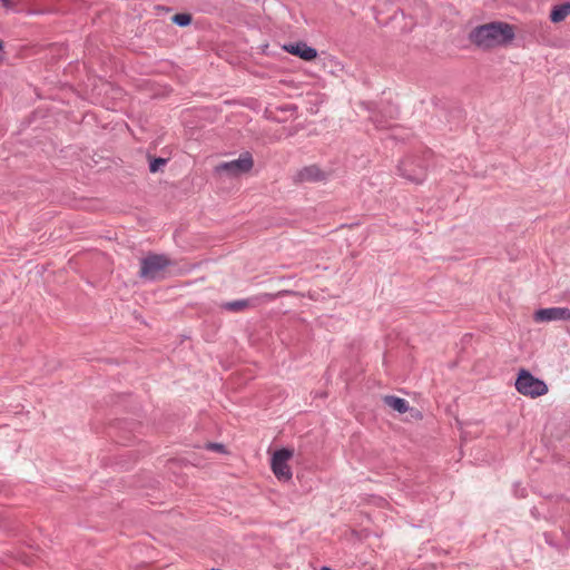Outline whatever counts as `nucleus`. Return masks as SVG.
<instances>
[{"label": "nucleus", "mask_w": 570, "mask_h": 570, "mask_svg": "<svg viewBox=\"0 0 570 570\" xmlns=\"http://www.w3.org/2000/svg\"><path fill=\"white\" fill-rule=\"evenodd\" d=\"M514 37L513 26L502 21L478 26L469 33V40L483 50L505 47L514 40Z\"/></svg>", "instance_id": "nucleus-1"}, {"label": "nucleus", "mask_w": 570, "mask_h": 570, "mask_svg": "<svg viewBox=\"0 0 570 570\" xmlns=\"http://www.w3.org/2000/svg\"><path fill=\"white\" fill-rule=\"evenodd\" d=\"M397 173L404 179L414 183L422 184L428 176V158L426 154L406 155L397 165Z\"/></svg>", "instance_id": "nucleus-2"}, {"label": "nucleus", "mask_w": 570, "mask_h": 570, "mask_svg": "<svg viewBox=\"0 0 570 570\" xmlns=\"http://www.w3.org/2000/svg\"><path fill=\"white\" fill-rule=\"evenodd\" d=\"M514 385L515 390L520 394L531 399H535L548 393L547 384L524 368L519 371Z\"/></svg>", "instance_id": "nucleus-3"}, {"label": "nucleus", "mask_w": 570, "mask_h": 570, "mask_svg": "<svg viewBox=\"0 0 570 570\" xmlns=\"http://www.w3.org/2000/svg\"><path fill=\"white\" fill-rule=\"evenodd\" d=\"M254 166L253 156L250 153H242L240 156L232 161H225L217 165L214 171L218 175H226L228 177H238L243 174L249 173Z\"/></svg>", "instance_id": "nucleus-4"}, {"label": "nucleus", "mask_w": 570, "mask_h": 570, "mask_svg": "<svg viewBox=\"0 0 570 570\" xmlns=\"http://www.w3.org/2000/svg\"><path fill=\"white\" fill-rule=\"evenodd\" d=\"M140 277L155 281L163 276L165 269L170 265V261L165 255L150 254L141 259Z\"/></svg>", "instance_id": "nucleus-5"}, {"label": "nucleus", "mask_w": 570, "mask_h": 570, "mask_svg": "<svg viewBox=\"0 0 570 570\" xmlns=\"http://www.w3.org/2000/svg\"><path fill=\"white\" fill-rule=\"evenodd\" d=\"M294 452L289 449H281L274 452L271 460V469L279 481H289L293 476L288 461L293 458Z\"/></svg>", "instance_id": "nucleus-6"}, {"label": "nucleus", "mask_w": 570, "mask_h": 570, "mask_svg": "<svg viewBox=\"0 0 570 570\" xmlns=\"http://www.w3.org/2000/svg\"><path fill=\"white\" fill-rule=\"evenodd\" d=\"M533 320L538 323L568 321L570 320V309L568 307L541 308L534 313Z\"/></svg>", "instance_id": "nucleus-7"}, {"label": "nucleus", "mask_w": 570, "mask_h": 570, "mask_svg": "<svg viewBox=\"0 0 570 570\" xmlns=\"http://www.w3.org/2000/svg\"><path fill=\"white\" fill-rule=\"evenodd\" d=\"M297 183H317L327 179V174L317 165H308L298 169L294 176Z\"/></svg>", "instance_id": "nucleus-8"}, {"label": "nucleus", "mask_w": 570, "mask_h": 570, "mask_svg": "<svg viewBox=\"0 0 570 570\" xmlns=\"http://www.w3.org/2000/svg\"><path fill=\"white\" fill-rule=\"evenodd\" d=\"M283 49L305 61H312L317 57V50L307 46V43L303 41L284 45Z\"/></svg>", "instance_id": "nucleus-9"}, {"label": "nucleus", "mask_w": 570, "mask_h": 570, "mask_svg": "<svg viewBox=\"0 0 570 570\" xmlns=\"http://www.w3.org/2000/svg\"><path fill=\"white\" fill-rule=\"evenodd\" d=\"M383 401L387 406L401 414L407 412L410 409L409 402L406 400L394 395L384 396Z\"/></svg>", "instance_id": "nucleus-10"}, {"label": "nucleus", "mask_w": 570, "mask_h": 570, "mask_svg": "<svg viewBox=\"0 0 570 570\" xmlns=\"http://www.w3.org/2000/svg\"><path fill=\"white\" fill-rule=\"evenodd\" d=\"M568 16H570V2L554 7L550 13V19L552 22L558 23L563 21Z\"/></svg>", "instance_id": "nucleus-11"}, {"label": "nucleus", "mask_w": 570, "mask_h": 570, "mask_svg": "<svg viewBox=\"0 0 570 570\" xmlns=\"http://www.w3.org/2000/svg\"><path fill=\"white\" fill-rule=\"evenodd\" d=\"M250 305L249 299H237L224 304V308L232 312H239L247 308Z\"/></svg>", "instance_id": "nucleus-12"}, {"label": "nucleus", "mask_w": 570, "mask_h": 570, "mask_svg": "<svg viewBox=\"0 0 570 570\" xmlns=\"http://www.w3.org/2000/svg\"><path fill=\"white\" fill-rule=\"evenodd\" d=\"M171 20L180 27H186L191 22V16L188 13H177L173 16Z\"/></svg>", "instance_id": "nucleus-13"}, {"label": "nucleus", "mask_w": 570, "mask_h": 570, "mask_svg": "<svg viewBox=\"0 0 570 570\" xmlns=\"http://www.w3.org/2000/svg\"><path fill=\"white\" fill-rule=\"evenodd\" d=\"M166 163H167V160H166V159H164V158H155V159H153V160L150 161V164H149V170H150L151 173H156V171H158V170H159V168H160L161 166H164Z\"/></svg>", "instance_id": "nucleus-14"}, {"label": "nucleus", "mask_w": 570, "mask_h": 570, "mask_svg": "<svg viewBox=\"0 0 570 570\" xmlns=\"http://www.w3.org/2000/svg\"><path fill=\"white\" fill-rule=\"evenodd\" d=\"M206 449L208 450H213V451H217V452H222V453H225V446L220 443H208L206 444Z\"/></svg>", "instance_id": "nucleus-15"}]
</instances>
